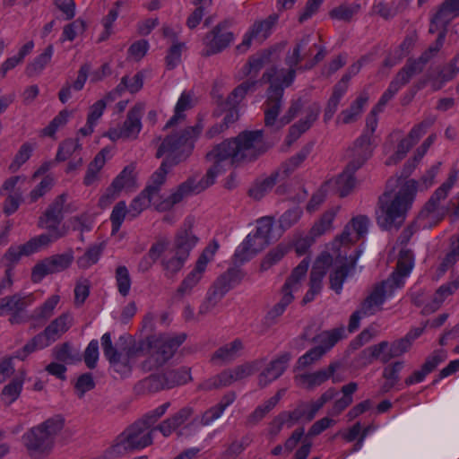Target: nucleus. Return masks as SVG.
I'll use <instances>...</instances> for the list:
<instances>
[{
  "label": "nucleus",
  "instance_id": "nucleus-1",
  "mask_svg": "<svg viewBox=\"0 0 459 459\" xmlns=\"http://www.w3.org/2000/svg\"><path fill=\"white\" fill-rule=\"evenodd\" d=\"M267 149L261 130L245 131L235 139L218 144L207 158L214 163L211 169H214L217 177L233 164L256 159Z\"/></svg>",
  "mask_w": 459,
  "mask_h": 459
},
{
  "label": "nucleus",
  "instance_id": "nucleus-2",
  "mask_svg": "<svg viewBox=\"0 0 459 459\" xmlns=\"http://www.w3.org/2000/svg\"><path fill=\"white\" fill-rule=\"evenodd\" d=\"M296 76L295 68L268 70L263 78L271 83L264 109V123L268 127L280 129L289 124L300 111L303 104L300 100L291 102L287 113L278 117L281 105L284 88L289 87Z\"/></svg>",
  "mask_w": 459,
  "mask_h": 459
},
{
  "label": "nucleus",
  "instance_id": "nucleus-3",
  "mask_svg": "<svg viewBox=\"0 0 459 459\" xmlns=\"http://www.w3.org/2000/svg\"><path fill=\"white\" fill-rule=\"evenodd\" d=\"M203 126L197 124L188 126L168 135L157 151V157L166 156L160 167L152 174L150 186L157 187V195L160 186L165 182L169 169L186 160L194 148V143L201 134Z\"/></svg>",
  "mask_w": 459,
  "mask_h": 459
},
{
  "label": "nucleus",
  "instance_id": "nucleus-4",
  "mask_svg": "<svg viewBox=\"0 0 459 459\" xmlns=\"http://www.w3.org/2000/svg\"><path fill=\"white\" fill-rule=\"evenodd\" d=\"M417 192V182L407 180L400 184L398 190L387 191L379 197L376 212L377 222L385 230L400 228Z\"/></svg>",
  "mask_w": 459,
  "mask_h": 459
},
{
  "label": "nucleus",
  "instance_id": "nucleus-5",
  "mask_svg": "<svg viewBox=\"0 0 459 459\" xmlns=\"http://www.w3.org/2000/svg\"><path fill=\"white\" fill-rule=\"evenodd\" d=\"M413 266L414 256L411 250H401L396 270L388 279L375 284L360 304L364 314L372 316L380 311L384 303L393 298L398 290L403 288Z\"/></svg>",
  "mask_w": 459,
  "mask_h": 459
},
{
  "label": "nucleus",
  "instance_id": "nucleus-6",
  "mask_svg": "<svg viewBox=\"0 0 459 459\" xmlns=\"http://www.w3.org/2000/svg\"><path fill=\"white\" fill-rule=\"evenodd\" d=\"M186 333L178 334H159L149 336L137 342L141 362V368L148 372L157 369L165 365L175 354L178 348L185 342Z\"/></svg>",
  "mask_w": 459,
  "mask_h": 459
},
{
  "label": "nucleus",
  "instance_id": "nucleus-7",
  "mask_svg": "<svg viewBox=\"0 0 459 459\" xmlns=\"http://www.w3.org/2000/svg\"><path fill=\"white\" fill-rule=\"evenodd\" d=\"M193 226L194 219L187 218L175 237L173 248L162 258L161 264L167 274L178 273L197 245L199 239L193 232Z\"/></svg>",
  "mask_w": 459,
  "mask_h": 459
},
{
  "label": "nucleus",
  "instance_id": "nucleus-8",
  "mask_svg": "<svg viewBox=\"0 0 459 459\" xmlns=\"http://www.w3.org/2000/svg\"><path fill=\"white\" fill-rule=\"evenodd\" d=\"M155 430L145 420L140 419L116 437L108 454L119 455L126 452L141 451L153 443Z\"/></svg>",
  "mask_w": 459,
  "mask_h": 459
},
{
  "label": "nucleus",
  "instance_id": "nucleus-9",
  "mask_svg": "<svg viewBox=\"0 0 459 459\" xmlns=\"http://www.w3.org/2000/svg\"><path fill=\"white\" fill-rule=\"evenodd\" d=\"M64 427L63 417L56 415L30 429L22 436L24 446L30 452L46 453L52 449L56 436Z\"/></svg>",
  "mask_w": 459,
  "mask_h": 459
},
{
  "label": "nucleus",
  "instance_id": "nucleus-10",
  "mask_svg": "<svg viewBox=\"0 0 459 459\" xmlns=\"http://www.w3.org/2000/svg\"><path fill=\"white\" fill-rule=\"evenodd\" d=\"M72 324L73 316L70 313L61 314L42 333L33 337L19 352L18 357L24 359L30 353L48 347L67 332Z\"/></svg>",
  "mask_w": 459,
  "mask_h": 459
},
{
  "label": "nucleus",
  "instance_id": "nucleus-11",
  "mask_svg": "<svg viewBox=\"0 0 459 459\" xmlns=\"http://www.w3.org/2000/svg\"><path fill=\"white\" fill-rule=\"evenodd\" d=\"M216 174L214 169H209L205 177H204L198 183L195 179H188L178 186L168 197L158 201L153 199L152 204L158 211L164 212L170 210L175 204L181 202L186 196L197 194L206 189L215 182Z\"/></svg>",
  "mask_w": 459,
  "mask_h": 459
},
{
  "label": "nucleus",
  "instance_id": "nucleus-12",
  "mask_svg": "<svg viewBox=\"0 0 459 459\" xmlns=\"http://www.w3.org/2000/svg\"><path fill=\"white\" fill-rule=\"evenodd\" d=\"M230 25L231 22L229 20H224L205 33L202 39V56L209 57L218 55L234 42L235 35L230 30Z\"/></svg>",
  "mask_w": 459,
  "mask_h": 459
},
{
  "label": "nucleus",
  "instance_id": "nucleus-13",
  "mask_svg": "<svg viewBox=\"0 0 459 459\" xmlns=\"http://www.w3.org/2000/svg\"><path fill=\"white\" fill-rule=\"evenodd\" d=\"M219 243L212 240L201 253L192 270L181 281L178 292L180 295H188L203 280L208 264L213 261L219 249Z\"/></svg>",
  "mask_w": 459,
  "mask_h": 459
},
{
  "label": "nucleus",
  "instance_id": "nucleus-14",
  "mask_svg": "<svg viewBox=\"0 0 459 459\" xmlns=\"http://www.w3.org/2000/svg\"><path fill=\"white\" fill-rule=\"evenodd\" d=\"M457 180V174L452 173L448 178L433 193L420 216L435 221H440L448 212L450 206L445 204L449 192L454 187Z\"/></svg>",
  "mask_w": 459,
  "mask_h": 459
},
{
  "label": "nucleus",
  "instance_id": "nucleus-15",
  "mask_svg": "<svg viewBox=\"0 0 459 459\" xmlns=\"http://www.w3.org/2000/svg\"><path fill=\"white\" fill-rule=\"evenodd\" d=\"M74 259L73 250L48 256L38 262L31 271V281L40 282L46 276L59 273L68 269Z\"/></svg>",
  "mask_w": 459,
  "mask_h": 459
},
{
  "label": "nucleus",
  "instance_id": "nucleus-16",
  "mask_svg": "<svg viewBox=\"0 0 459 459\" xmlns=\"http://www.w3.org/2000/svg\"><path fill=\"white\" fill-rule=\"evenodd\" d=\"M369 221L366 216L354 217L344 228L340 236L334 238L331 243V249H335L342 255V250H345L352 244L356 243L360 238L365 236L368 230Z\"/></svg>",
  "mask_w": 459,
  "mask_h": 459
},
{
  "label": "nucleus",
  "instance_id": "nucleus-17",
  "mask_svg": "<svg viewBox=\"0 0 459 459\" xmlns=\"http://www.w3.org/2000/svg\"><path fill=\"white\" fill-rule=\"evenodd\" d=\"M335 255V268L330 273V286L333 290L340 294L342 290L343 282L346 280L349 273L354 268L360 252L358 250L352 251L348 254L347 251L342 250V255L335 249H332Z\"/></svg>",
  "mask_w": 459,
  "mask_h": 459
},
{
  "label": "nucleus",
  "instance_id": "nucleus-18",
  "mask_svg": "<svg viewBox=\"0 0 459 459\" xmlns=\"http://www.w3.org/2000/svg\"><path fill=\"white\" fill-rule=\"evenodd\" d=\"M65 200V195L57 196L39 220V227L47 230L46 234L54 240L65 235V231L60 228V222Z\"/></svg>",
  "mask_w": 459,
  "mask_h": 459
},
{
  "label": "nucleus",
  "instance_id": "nucleus-19",
  "mask_svg": "<svg viewBox=\"0 0 459 459\" xmlns=\"http://www.w3.org/2000/svg\"><path fill=\"white\" fill-rule=\"evenodd\" d=\"M136 187V178L134 166H126L113 180L106 192L100 198V205L103 208L109 205L122 191H132Z\"/></svg>",
  "mask_w": 459,
  "mask_h": 459
},
{
  "label": "nucleus",
  "instance_id": "nucleus-20",
  "mask_svg": "<svg viewBox=\"0 0 459 459\" xmlns=\"http://www.w3.org/2000/svg\"><path fill=\"white\" fill-rule=\"evenodd\" d=\"M277 19L276 15H273L265 20L255 22L244 34L242 41L236 48L237 50L239 53H245L253 42L258 44L264 42L271 35Z\"/></svg>",
  "mask_w": 459,
  "mask_h": 459
},
{
  "label": "nucleus",
  "instance_id": "nucleus-21",
  "mask_svg": "<svg viewBox=\"0 0 459 459\" xmlns=\"http://www.w3.org/2000/svg\"><path fill=\"white\" fill-rule=\"evenodd\" d=\"M333 263V256L328 253H322L316 260L309 281V290L305 294L302 302L304 304L313 301L323 287V279Z\"/></svg>",
  "mask_w": 459,
  "mask_h": 459
},
{
  "label": "nucleus",
  "instance_id": "nucleus-22",
  "mask_svg": "<svg viewBox=\"0 0 459 459\" xmlns=\"http://www.w3.org/2000/svg\"><path fill=\"white\" fill-rule=\"evenodd\" d=\"M373 149L374 146L373 143H371V136L368 135V133H363L347 152L348 170L355 172L361 168L371 157Z\"/></svg>",
  "mask_w": 459,
  "mask_h": 459
},
{
  "label": "nucleus",
  "instance_id": "nucleus-23",
  "mask_svg": "<svg viewBox=\"0 0 459 459\" xmlns=\"http://www.w3.org/2000/svg\"><path fill=\"white\" fill-rule=\"evenodd\" d=\"M190 379L189 369L182 368L177 370H169L160 375L152 376L147 381L152 390L158 391L186 384Z\"/></svg>",
  "mask_w": 459,
  "mask_h": 459
},
{
  "label": "nucleus",
  "instance_id": "nucleus-24",
  "mask_svg": "<svg viewBox=\"0 0 459 459\" xmlns=\"http://www.w3.org/2000/svg\"><path fill=\"white\" fill-rule=\"evenodd\" d=\"M310 261L304 258L292 271L290 276L287 279L286 282L281 290V299L278 301L286 307L293 301L294 292L300 289V282L307 273Z\"/></svg>",
  "mask_w": 459,
  "mask_h": 459
},
{
  "label": "nucleus",
  "instance_id": "nucleus-25",
  "mask_svg": "<svg viewBox=\"0 0 459 459\" xmlns=\"http://www.w3.org/2000/svg\"><path fill=\"white\" fill-rule=\"evenodd\" d=\"M421 71L420 64H414L412 65H406L403 67L395 76V78L390 82L387 90L383 93L378 103L375 108L377 111H382L385 106L391 100L394 96L399 91V90L405 85L411 78L416 74Z\"/></svg>",
  "mask_w": 459,
  "mask_h": 459
},
{
  "label": "nucleus",
  "instance_id": "nucleus-26",
  "mask_svg": "<svg viewBox=\"0 0 459 459\" xmlns=\"http://www.w3.org/2000/svg\"><path fill=\"white\" fill-rule=\"evenodd\" d=\"M430 125V121H424L419 125H416L411 130L408 136L399 142L395 152L386 159L385 164L387 166H391L402 160L406 156L411 148L415 145L420 138L426 133L427 128Z\"/></svg>",
  "mask_w": 459,
  "mask_h": 459
},
{
  "label": "nucleus",
  "instance_id": "nucleus-27",
  "mask_svg": "<svg viewBox=\"0 0 459 459\" xmlns=\"http://www.w3.org/2000/svg\"><path fill=\"white\" fill-rule=\"evenodd\" d=\"M290 355L288 352H283L271 360L269 364L258 376V385L265 387L271 383L278 379L286 370Z\"/></svg>",
  "mask_w": 459,
  "mask_h": 459
},
{
  "label": "nucleus",
  "instance_id": "nucleus-28",
  "mask_svg": "<svg viewBox=\"0 0 459 459\" xmlns=\"http://www.w3.org/2000/svg\"><path fill=\"white\" fill-rule=\"evenodd\" d=\"M320 111V105L316 102L311 103L305 108L299 120L290 127L288 135L289 143L296 141L303 133L312 126L317 119Z\"/></svg>",
  "mask_w": 459,
  "mask_h": 459
},
{
  "label": "nucleus",
  "instance_id": "nucleus-29",
  "mask_svg": "<svg viewBox=\"0 0 459 459\" xmlns=\"http://www.w3.org/2000/svg\"><path fill=\"white\" fill-rule=\"evenodd\" d=\"M340 367L337 362L331 363L328 368H322L312 373H304L295 377L294 380L299 387L312 390L328 380L333 376L336 369Z\"/></svg>",
  "mask_w": 459,
  "mask_h": 459
},
{
  "label": "nucleus",
  "instance_id": "nucleus-30",
  "mask_svg": "<svg viewBox=\"0 0 459 459\" xmlns=\"http://www.w3.org/2000/svg\"><path fill=\"white\" fill-rule=\"evenodd\" d=\"M138 350L137 343H134L129 347L125 354H121L116 351L112 356L107 359L113 369L122 377L127 376L133 366L140 359L139 352H135Z\"/></svg>",
  "mask_w": 459,
  "mask_h": 459
},
{
  "label": "nucleus",
  "instance_id": "nucleus-31",
  "mask_svg": "<svg viewBox=\"0 0 459 459\" xmlns=\"http://www.w3.org/2000/svg\"><path fill=\"white\" fill-rule=\"evenodd\" d=\"M267 246L266 240L261 239L255 234H248L237 247L235 256L239 262L243 263L253 258Z\"/></svg>",
  "mask_w": 459,
  "mask_h": 459
},
{
  "label": "nucleus",
  "instance_id": "nucleus-32",
  "mask_svg": "<svg viewBox=\"0 0 459 459\" xmlns=\"http://www.w3.org/2000/svg\"><path fill=\"white\" fill-rule=\"evenodd\" d=\"M28 305L29 302L26 297H22L20 294L2 298L0 299V316L11 314V323H20L21 316L19 313L24 310Z\"/></svg>",
  "mask_w": 459,
  "mask_h": 459
},
{
  "label": "nucleus",
  "instance_id": "nucleus-33",
  "mask_svg": "<svg viewBox=\"0 0 459 459\" xmlns=\"http://www.w3.org/2000/svg\"><path fill=\"white\" fill-rule=\"evenodd\" d=\"M459 0H446L431 20L429 32L436 33L438 26L446 27L447 23L458 15Z\"/></svg>",
  "mask_w": 459,
  "mask_h": 459
},
{
  "label": "nucleus",
  "instance_id": "nucleus-34",
  "mask_svg": "<svg viewBox=\"0 0 459 459\" xmlns=\"http://www.w3.org/2000/svg\"><path fill=\"white\" fill-rule=\"evenodd\" d=\"M394 358L392 352L391 344L388 342H381L377 344L363 350L359 355L364 366L370 364L374 359H379L383 363L388 362Z\"/></svg>",
  "mask_w": 459,
  "mask_h": 459
},
{
  "label": "nucleus",
  "instance_id": "nucleus-35",
  "mask_svg": "<svg viewBox=\"0 0 459 459\" xmlns=\"http://www.w3.org/2000/svg\"><path fill=\"white\" fill-rule=\"evenodd\" d=\"M154 198H157V187L148 186L131 202L128 208V218L133 220L147 209Z\"/></svg>",
  "mask_w": 459,
  "mask_h": 459
},
{
  "label": "nucleus",
  "instance_id": "nucleus-36",
  "mask_svg": "<svg viewBox=\"0 0 459 459\" xmlns=\"http://www.w3.org/2000/svg\"><path fill=\"white\" fill-rule=\"evenodd\" d=\"M244 349V342L239 338H236L216 350L212 359L221 363L230 362L238 358L243 353Z\"/></svg>",
  "mask_w": 459,
  "mask_h": 459
},
{
  "label": "nucleus",
  "instance_id": "nucleus-37",
  "mask_svg": "<svg viewBox=\"0 0 459 459\" xmlns=\"http://www.w3.org/2000/svg\"><path fill=\"white\" fill-rule=\"evenodd\" d=\"M143 106L142 104L135 105L127 114V117L123 124L122 129L126 139H135L142 130V114Z\"/></svg>",
  "mask_w": 459,
  "mask_h": 459
},
{
  "label": "nucleus",
  "instance_id": "nucleus-38",
  "mask_svg": "<svg viewBox=\"0 0 459 459\" xmlns=\"http://www.w3.org/2000/svg\"><path fill=\"white\" fill-rule=\"evenodd\" d=\"M110 151L108 148H103L88 165L83 184L90 186L100 180V173L107 161V156Z\"/></svg>",
  "mask_w": 459,
  "mask_h": 459
},
{
  "label": "nucleus",
  "instance_id": "nucleus-39",
  "mask_svg": "<svg viewBox=\"0 0 459 459\" xmlns=\"http://www.w3.org/2000/svg\"><path fill=\"white\" fill-rule=\"evenodd\" d=\"M368 100V97L366 93L359 95L348 108L338 115L336 123L347 125L355 122L362 113Z\"/></svg>",
  "mask_w": 459,
  "mask_h": 459
},
{
  "label": "nucleus",
  "instance_id": "nucleus-40",
  "mask_svg": "<svg viewBox=\"0 0 459 459\" xmlns=\"http://www.w3.org/2000/svg\"><path fill=\"white\" fill-rule=\"evenodd\" d=\"M236 400L235 393H228L222 396L221 401L214 406L205 411L202 416V423L210 425L221 417L225 410Z\"/></svg>",
  "mask_w": 459,
  "mask_h": 459
},
{
  "label": "nucleus",
  "instance_id": "nucleus-41",
  "mask_svg": "<svg viewBox=\"0 0 459 459\" xmlns=\"http://www.w3.org/2000/svg\"><path fill=\"white\" fill-rule=\"evenodd\" d=\"M353 174L354 172L348 170L346 166L345 170L337 178L326 182V186L333 188L341 196H345L355 186Z\"/></svg>",
  "mask_w": 459,
  "mask_h": 459
},
{
  "label": "nucleus",
  "instance_id": "nucleus-42",
  "mask_svg": "<svg viewBox=\"0 0 459 459\" xmlns=\"http://www.w3.org/2000/svg\"><path fill=\"white\" fill-rule=\"evenodd\" d=\"M194 107L193 96L190 92L183 91L175 106L174 115L167 122L165 128L174 126L178 121L185 118L184 112Z\"/></svg>",
  "mask_w": 459,
  "mask_h": 459
},
{
  "label": "nucleus",
  "instance_id": "nucleus-43",
  "mask_svg": "<svg viewBox=\"0 0 459 459\" xmlns=\"http://www.w3.org/2000/svg\"><path fill=\"white\" fill-rule=\"evenodd\" d=\"M281 229L279 231H275L273 229V218L265 216L262 217L256 221V231L254 233L263 240H266V244L273 239L277 238L281 235Z\"/></svg>",
  "mask_w": 459,
  "mask_h": 459
},
{
  "label": "nucleus",
  "instance_id": "nucleus-44",
  "mask_svg": "<svg viewBox=\"0 0 459 459\" xmlns=\"http://www.w3.org/2000/svg\"><path fill=\"white\" fill-rule=\"evenodd\" d=\"M345 336V328L342 326L330 331L322 332L316 337V342L318 343L317 346L323 347L325 352H327Z\"/></svg>",
  "mask_w": 459,
  "mask_h": 459
},
{
  "label": "nucleus",
  "instance_id": "nucleus-45",
  "mask_svg": "<svg viewBox=\"0 0 459 459\" xmlns=\"http://www.w3.org/2000/svg\"><path fill=\"white\" fill-rule=\"evenodd\" d=\"M36 143L31 142L23 143L16 152L13 159L12 160L8 169L11 172L18 171L22 165H24L31 157Z\"/></svg>",
  "mask_w": 459,
  "mask_h": 459
},
{
  "label": "nucleus",
  "instance_id": "nucleus-46",
  "mask_svg": "<svg viewBox=\"0 0 459 459\" xmlns=\"http://www.w3.org/2000/svg\"><path fill=\"white\" fill-rule=\"evenodd\" d=\"M232 383H234V379L230 368L204 381L202 384H200L199 389L204 391H212L214 389L226 387L230 385Z\"/></svg>",
  "mask_w": 459,
  "mask_h": 459
},
{
  "label": "nucleus",
  "instance_id": "nucleus-47",
  "mask_svg": "<svg viewBox=\"0 0 459 459\" xmlns=\"http://www.w3.org/2000/svg\"><path fill=\"white\" fill-rule=\"evenodd\" d=\"M54 54L52 45L48 46L44 51L33 59L26 67V73L29 76L39 75L50 62Z\"/></svg>",
  "mask_w": 459,
  "mask_h": 459
},
{
  "label": "nucleus",
  "instance_id": "nucleus-48",
  "mask_svg": "<svg viewBox=\"0 0 459 459\" xmlns=\"http://www.w3.org/2000/svg\"><path fill=\"white\" fill-rule=\"evenodd\" d=\"M459 288V277L455 281L441 285L436 291L429 304V310H437L442 303Z\"/></svg>",
  "mask_w": 459,
  "mask_h": 459
},
{
  "label": "nucleus",
  "instance_id": "nucleus-49",
  "mask_svg": "<svg viewBox=\"0 0 459 459\" xmlns=\"http://www.w3.org/2000/svg\"><path fill=\"white\" fill-rule=\"evenodd\" d=\"M403 368V361H396L386 366L383 370L385 383L381 386L382 393L389 392L399 381V374Z\"/></svg>",
  "mask_w": 459,
  "mask_h": 459
},
{
  "label": "nucleus",
  "instance_id": "nucleus-50",
  "mask_svg": "<svg viewBox=\"0 0 459 459\" xmlns=\"http://www.w3.org/2000/svg\"><path fill=\"white\" fill-rule=\"evenodd\" d=\"M310 41V36L304 37L286 56V64L290 68H295L296 65L307 56L311 53L310 48H307Z\"/></svg>",
  "mask_w": 459,
  "mask_h": 459
},
{
  "label": "nucleus",
  "instance_id": "nucleus-51",
  "mask_svg": "<svg viewBox=\"0 0 459 459\" xmlns=\"http://www.w3.org/2000/svg\"><path fill=\"white\" fill-rule=\"evenodd\" d=\"M310 41V36L304 37L286 56V64L290 68H295L296 65L307 56L311 53L310 48H307Z\"/></svg>",
  "mask_w": 459,
  "mask_h": 459
},
{
  "label": "nucleus",
  "instance_id": "nucleus-52",
  "mask_svg": "<svg viewBox=\"0 0 459 459\" xmlns=\"http://www.w3.org/2000/svg\"><path fill=\"white\" fill-rule=\"evenodd\" d=\"M310 41V36L304 37L286 56V64L290 68H295L296 65L307 56L311 53L310 48H307Z\"/></svg>",
  "mask_w": 459,
  "mask_h": 459
},
{
  "label": "nucleus",
  "instance_id": "nucleus-53",
  "mask_svg": "<svg viewBox=\"0 0 459 459\" xmlns=\"http://www.w3.org/2000/svg\"><path fill=\"white\" fill-rule=\"evenodd\" d=\"M321 408L322 406L317 403V401L301 403L297 409L290 413V419L292 421H297L300 419L311 420Z\"/></svg>",
  "mask_w": 459,
  "mask_h": 459
},
{
  "label": "nucleus",
  "instance_id": "nucleus-54",
  "mask_svg": "<svg viewBox=\"0 0 459 459\" xmlns=\"http://www.w3.org/2000/svg\"><path fill=\"white\" fill-rule=\"evenodd\" d=\"M438 32L437 39L436 42L429 46L428 50L422 54V56L419 58V60L410 61L406 65H412L414 64H420L421 69L424 65L433 56H435L439 49L442 48L445 39H446V27L438 26V30L436 32Z\"/></svg>",
  "mask_w": 459,
  "mask_h": 459
},
{
  "label": "nucleus",
  "instance_id": "nucleus-55",
  "mask_svg": "<svg viewBox=\"0 0 459 459\" xmlns=\"http://www.w3.org/2000/svg\"><path fill=\"white\" fill-rule=\"evenodd\" d=\"M24 380V373H22L19 377L12 380L11 383L6 385L2 391V399L6 404H11L18 399L22 390Z\"/></svg>",
  "mask_w": 459,
  "mask_h": 459
},
{
  "label": "nucleus",
  "instance_id": "nucleus-56",
  "mask_svg": "<svg viewBox=\"0 0 459 459\" xmlns=\"http://www.w3.org/2000/svg\"><path fill=\"white\" fill-rule=\"evenodd\" d=\"M55 240L51 238V237L43 233L35 238H32L28 242L21 246V250H22L24 255H30L40 251L43 247H48L49 244L54 242Z\"/></svg>",
  "mask_w": 459,
  "mask_h": 459
},
{
  "label": "nucleus",
  "instance_id": "nucleus-57",
  "mask_svg": "<svg viewBox=\"0 0 459 459\" xmlns=\"http://www.w3.org/2000/svg\"><path fill=\"white\" fill-rule=\"evenodd\" d=\"M115 280L119 294L123 297L128 296L132 286V279L126 266L119 265L117 267Z\"/></svg>",
  "mask_w": 459,
  "mask_h": 459
},
{
  "label": "nucleus",
  "instance_id": "nucleus-58",
  "mask_svg": "<svg viewBox=\"0 0 459 459\" xmlns=\"http://www.w3.org/2000/svg\"><path fill=\"white\" fill-rule=\"evenodd\" d=\"M271 53L264 51L250 57L248 63L244 66V74L247 76H255L270 61Z\"/></svg>",
  "mask_w": 459,
  "mask_h": 459
},
{
  "label": "nucleus",
  "instance_id": "nucleus-59",
  "mask_svg": "<svg viewBox=\"0 0 459 459\" xmlns=\"http://www.w3.org/2000/svg\"><path fill=\"white\" fill-rule=\"evenodd\" d=\"M277 175H271L270 177L257 181L250 189L249 195L255 199H262L267 193H269L276 184Z\"/></svg>",
  "mask_w": 459,
  "mask_h": 459
},
{
  "label": "nucleus",
  "instance_id": "nucleus-60",
  "mask_svg": "<svg viewBox=\"0 0 459 459\" xmlns=\"http://www.w3.org/2000/svg\"><path fill=\"white\" fill-rule=\"evenodd\" d=\"M289 249V246L283 243H281L274 248L271 249L263 259L261 269L264 271L270 269L273 265L283 258V256L288 253Z\"/></svg>",
  "mask_w": 459,
  "mask_h": 459
},
{
  "label": "nucleus",
  "instance_id": "nucleus-61",
  "mask_svg": "<svg viewBox=\"0 0 459 459\" xmlns=\"http://www.w3.org/2000/svg\"><path fill=\"white\" fill-rule=\"evenodd\" d=\"M103 248L100 245L90 247L86 252L77 259V264L80 268L88 269L100 260Z\"/></svg>",
  "mask_w": 459,
  "mask_h": 459
},
{
  "label": "nucleus",
  "instance_id": "nucleus-62",
  "mask_svg": "<svg viewBox=\"0 0 459 459\" xmlns=\"http://www.w3.org/2000/svg\"><path fill=\"white\" fill-rule=\"evenodd\" d=\"M111 94H108L103 99L97 100L92 105L90 106L88 114H87V120L90 124L97 125L98 121L102 117L107 105L108 102L112 100Z\"/></svg>",
  "mask_w": 459,
  "mask_h": 459
},
{
  "label": "nucleus",
  "instance_id": "nucleus-63",
  "mask_svg": "<svg viewBox=\"0 0 459 459\" xmlns=\"http://www.w3.org/2000/svg\"><path fill=\"white\" fill-rule=\"evenodd\" d=\"M257 83H258V82H256V81H253V82L247 81V82H244L243 83H241L237 88H235L233 90V91L228 97L227 100H228L229 105L235 107L238 104H239L248 91L255 90Z\"/></svg>",
  "mask_w": 459,
  "mask_h": 459
},
{
  "label": "nucleus",
  "instance_id": "nucleus-64",
  "mask_svg": "<svg viewBox=\"0 0 459 459\" xmlns=\"http://www.w3.org/2000/svg\"><path fill=\"white\" fill-rule=\"evenodd\" d=\"M60 301V296L51 295L45 302L34 311V316L38 319L47 320L54 314L55 308Z\"/></svg>",
  "mask_w": 459,
  "mask_h": 459
}]
</instances>
